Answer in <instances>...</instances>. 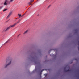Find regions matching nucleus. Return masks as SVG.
<instances>
[{
    "instance_id": "nucleus-1",
    "label": "nucleus",
    "mask_w": 79,
    "mask_h": 79,
    "mask_svg": "<svg viewBox=\"0 0 79 79\" xmlns=\"http://www.w3.org/2000/svg\"><path fill=\"white\" fill-rule=\"evenodd\" d=\"M11 64V62L10 61L7 65H5V68H6L7 67V66H8V65H10Z\"/></svg>"
},
{
    "instance_id": "nucleus-2",
    "label": "nucleus",
    "mask_w": 79,
    "mask_h": 79,
    "mask_svg": "<svg viewBox=\"0 0 79 79\" xmlns=\"http://www.w3.org/2000/svg\"><path fill=\"white\" fill-rule=\"evenodd\" d=\"M17 23H15L14 25H10V27L11 28V27H13L14 26H15L16 25V24H17Z\"/></svg>"
},
{
    "instance_id": "nucleus-3",
    "label": "nucleus",
    "mask_w": 79,
    "mask_h": 79,
    "mask_svg": "<svg viewBox=\"0 0 79 79\" xmlns=\"http://www.w3.org/2000/svg\"><path fill=\"white\" fill-rule=\"evenodd\" d=\"M7 2H8V1L7 0H6L5 1V2L4 3V5H7Z\"/></svg>"
},
{
    "instance_id": "nucleus-4",
    "label": "nucleus",
    "mask_w": 79,
    "mask_h": 79,
    "mask_svg": "<svg viewBox=\"0 0 79 79\" xmlns=\"http://www.w3.org/2000/svg\"><path fill=\"white\" fill-rule=\"evenodd\" d=\"M10 26H9V27H7L6 29L5 30H4L5 32H6V31H7V30H8V29H10Z\"/></svg>"
},
{
    "instance_id": "nucleus-5",
    "label": "nucleus",
    "mask_w": 79,
    "mask_h": 79,
    "mask_svg": "<svg viewBox=\"0 0 79 79\" xmlns=\"http://www.w3.org/2000/svg\"><path fill=\"white\" fill-rule=\"evenodd\" d=\"M27 32H28V30H26L24 33V34H27Z\"/></svg>"
},
{
    "instance_id": "nucleus-6",
    "label": "nucleus",
    "mask_w": 79,
    "mask_h": 79,
    "mask_svg": "<svg viewBox=\"0 0 79 79\" xmlns=\"http://www.w3.org/2000/svg\"><path fill=\"white\" fill-rule=\"evenodd\" d=\"M11 13H12V12H10L8 15V17H9V16H11Z\"/></svg>"
},
{
    "instance_id": "nucleus-7",
    "label": "nucleus",
    "mask_w": 79,
    "mask_h": 79,
    "mask_svg": "<svg viewBox=\"0 0 79 79\" xmlns=\"http://www.w3.org/2000/svg\"><path fill=\"white\" fill-rule=\"evenodd\" d=\"M18 15L19 16V17H20V16H21V15L20 14H18Z\"/></svg>"
},
{
    "instance_id": "nucleus-8",
    "label": "nucleus",
    "mask_w": 79,
    "mask_h": 79,
    "mask_svg": "<svg viewBox=\"0 0 79 79\" xmlns=\"http://www.w3.org/2000/svg\"><path fill=\"white\" fill-rule=\"evenodd\" d=\"M6 10H7V9H5L3 11H6Z\"/></svg>"
},
{
    "instance_id": "nucleus-9",
    "label": "nucleus",
    "mask_w": 79,
    "mask_h": 79,
    "mask_svg": "<svg viewBox=\"0 0 79 79\" xmlns=\"http://www.w3.org/2000/svg\"><path fill=\"white\" fill-rule=\"evenodd\" d=\"M13 0H10V2H13Z\"/></svg>"
},
{
    "instance_id": "nucleus-10",
    "label": "nucleus",
    "mask_w": 79,
    "mask_h": 79,
    "mask_svg": "<svg viewBox=\"0 0 79 79\" xmlns=\"http://www.w3.org/2000/svg\"><path fill=\"white\" fill-rule=\"evenodd\" d=\"M1 8H2V7H0V9H1Z\"/></svg>"
}]
</instances>
